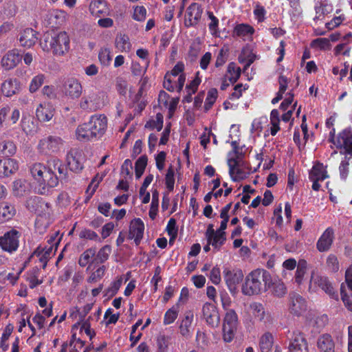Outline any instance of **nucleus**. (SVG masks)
I'll use <instances>...</instances> for the list:
<instances>
[{
    "label": "nucleus",
    "instance_id": "1",
    "mask_svg": "<svg viewBox=\"0 0 352 352\" xmlns=\"http://www.w3.org/2000/svg\"><path fill=\"white\" fill-rule=\"evenodd\" d=\"M40 46L44 52L60 56L69 52L70 38L65 31L51 30L43 35Z\"/></svg>",
    "mask_w": 352,
    "mask_h": 352
},
{
    "label": "nucleus",
    "instance_id": "2",
    "mask_svg": "<svg viewBox=\"0 0 352 352\" xmlns=\"http://www.w3.org/2000/svg\"><path fill=\"white\" fill-rule=\"evenodd\" d=\"M272 284L270 274L264 270H255L246 276L241 292L245 296L258 295L267 290Z\"/></svg>",
    "mask_w": 352,
    "mask_h": 352
},
{
    "label": "nucleus",
    "instance_id": "3",
    "mask_svg": "<svg viewBox=\"0 0 352 352\" xmlns=\"http://www.w3.org/2000/svg\"><path fill=\"white\" fill-rule=\"evenodd\" d=\"M30 173L35 182L36 189L40 194H45L49 188H54L58 184V178L54 171L47 169L43 164H34L30 168Z\"/></svg>",
    "mask_w": 352,
    "mask_h": 352
},
{
    "label": "nucleus",
    "instance_id": "4",
    "mask_svg": "<svg viewBox=\"0 0 352 352\" xmlns=\"http://www.w3.org/2000/svg\"><path fill=\"white\" fill-rule=\"evenodd\" d=\"M223 276L230 292L232 294L236 293L238 285L243 278V272L239 269L225 265L223 267Z\"/></svg>",
    "mask_w": 352,
    "mask_h": 352
},
{
    "label": "nucleus",
    "instance_id": "5",
    "mask_svg": "<svg viewBox=\"0 0 352 352\" xmlns=\"http://www.w3.org/2000/svg\"><path fill=\"white\" fill-rule=\"evenodd\" d=\"M103 105L100 98V93L89 91L85 94L78 102L80 109L87 111H95Z\"/></svg>",
    "mask_w": 352,
    "mask_h": 352
},
{
    "label": "nucleus",
    "instance_id": "6",
    "mask_svg": "<svg viewBox=\"0 0 352 352\" xmlns=\"http://www.w3.org/2000/svg\"><path fill=\"white\" fill-rule=\"evenodd\" d=\"M63 140L58 136L50 135L42 138L38 144L39 151L44 154L58 153L63 148Z\"/></svg>",
    "mask_w": 352,
    "mask_h": 352
},
{
    "label": "nucleus",
    "instance_id": "7",
    "mask_svg": "<svg viewBox=\"0 0 352 352\" xmlns=\"http://www.w3.org/2000/svg\"><path fill=\"white\" fill-rule=\"evenodd\" d=\"M19 233L15 230L6 232L3 236H0V247L3 251L12 253L19 247Z\"/></svg>",
    "mask_w": 352,
    "mask_h": 352
},
{
    "label": "nucleus",
    "instance_id": "8",
    "mask_svg": "<svg viewBox=\"0 0 352 352\" xmlns=\"http://www.w3.org/2000/svg\"><path fill=\"white\" fill-rule=\"evenodd\" d=\"M21 116L19 109L15 108L12 111L8 106L0 109V129L8 128L16 124Z\"/></svg>",
    "mask_w": 352,
    "mask_h": 352
},
{
    "label": "nucleus",
    "instance_id": "9",
    "mask_svg": "<svg viewBox=\"0 0 352 352\" xmlns=\"http://www.w3.org/2000/svg\"><path fill=\"white\" fill-rule=\"evenodd\" d=\"M63 93L68 98L78 99L82 93L80 81L74 77L67 78L63 84Z\"/></svg>",
    "mask_w": 352,
    "mask_h": 352
},
{
    "label": "nucleus",
    "instance_id": "10",
    "mask_svg": "<svg viewBox=\"0 0 352 352\" xmlns=\"http://www.w3.org/2000/svg\"><path fill=\"white\" fill-rule=\"evenodd\" d=\"M50 245L49 247L39 246L34 252L32 256L38 258L42 263L43 267L46 266L47 261L55 254L58 242L56 241L55 237H51L49 240Z\"/></svg>",
    "mask_w": 352,
    "mask_h": 352
},
{
    "label": "nucleus",
    "instance_id": "11",
    "mask_svg": "<svg viewBox=\"0 0 352 352\" xmlns=\"http://www.w3.org/2000/svg\"><path fill=\"white\" fill-rule=\"evenodd\" d=\"M88 122L96 138H100L104 134L107 128V118L104 115H93Z\"/></svg>",
    "mask_w": 352,
    "mask_h": 352
},
{
    "label": "nucleus",
    "instance_id": "12",
    "mask_svg": "<svg viewBox=\"0 0 352 352\" xmlns=\"http://www.w3.org/2000/svg\"><path fill=\"white\" fill-rule=\"evenodd\" d=\"M309 177L310 180L313 182V190L316 191L319 190L320 188L319 182L323 181L329 177L326 166L321 163L315 164L309 172Z\"/></svg>",
    "mask_w": 352,
    "mask_h": 352
},
{
    "label": "nucleus",
    "instance_id": "13",
    "mask_svg": "<svg viewBox=\"0 0 352 352\" xmlns=\"http://www.w3.org/2000/svg\"><path fill=\"white\" fill-rule=\"evenodd\" d=\"M26 206L31 210H34L37 215L41 213L43 216L50 217L52 208L49 203L45 202L38 197H31L26 201Z\"/></svg>",
    "mask_w": 352,
    "mask_h": 352
},
{
    "label": "nucleus",
    "instance_id": "14",
    "mask_svg": "<svg viewBox=\"0 0 352 352\" xmlns=\"http://www.w3.org/2000/svg\"><path fill=\"white\" fill-rule=\"evenodd\" d=\"M202 317L210 327H218L220 322V316L217 307L214 305L208 302L204 304L202 307Z\"/></svg>",
    "mask_w": 352,
    "mask_h": 352
},
{
    "label": "nucleus",
    "instance_id": "15",
    "mask_svg": "<svg viewBox=\"0 0 352 352\" xmlns=\"http://www.w3.org/2000/svg\"><path fill=\"white\" fill-rule=\"evenodd\" d=\"M234 156L235 153H229L228 165L229 166V174L232 179L234 182H237L247 178L249 173L239 166L238 161Z\"/></svg>",
    "mask_w": 352,
    "mask_h": 352
},
{
    "label": "nucleus",
    "instance_id": "16",
    "mask_svg": "<svg viewBox=\"0 0 352 352\" xmlns=\"http://www.w3.org/2000/svg\"><path fill=\"white\" fill-rule=\"evenodd\" d=\"M85 155L82 151L71 150L67 155V162L69 169L74 172L80 171L83 168Z\"/></svg>",
    "mask_w": 352,
    "mask_h": 352
},
{
    "label": "nucleus",
    "instance_id": "17",
    "mask_svg": "<svg viewBox=\"0 0 352 352\" xmlns=\"http://www.w3.org/2000/svg\"><path fill=\"white\" fill-rule=\"evenodd\" d=\"M202 8L196 3H191L186 10L184 24L186 27L195 25L201 19Z\"/></svg>",
    "mask_w": 352,
    "mask_h": 352
},
{
    "label": "nucleus",
    "instance_id": "18",
    "mask_svg": "<svg viewBox=\"0 0 352 352\" xmlns=\"http://www.w3.org/2000/svg\"><path fill=\"white\" fill-rule=\"evenodd\" d=\"M205 235L207 242L216 250H219L226 239V235L217 230L214 231L212 225L208 226Z\"/></svg>",
    "mask_w": 352,
    "mask_h": 352
},
{
    "label": "nucleus",
    "instance_id": "19",
    "mask_svg": "<svg viewBox=\"0 0 352 352\" xmlns=\"http://www.w3.org/2000/svg\"><path fill=\"white\" fill-rule=\"evenodd\" d=\"M144 224L140 219L135 218L131 221L129 238L133 239L136 245L140 243L144 235Z\"/></svg>",
    "mask_w": 352,
    "mask_h": 352
},
{
    "label": "nucleus",
    "instance_id": "20",
    "mask_svg": "<svg viewBox=\"0 0 352 352\" xmlns=\"http://www.w3.org/2000/svg\"><path fill=\"white\" fill-rule=\"evenodd\" d=\"M54 105L48 102L41 103L36 109V116L41 122L50 121L55 114Z\"/></svg>",
    "mask_w": 352,
    "mask_h": 352
},
{
    "label": "nucleus",
    "instance_id": "21",
    "mask_svg": "<svg viewBox=\"0 0 352 352\" xmlns=\"http://www.w3.org/2000/svg\"><path fill=\"white\" fill-rule=\"evenodd\" d=\"M334 240V231L331 228H327L318 239L316 248L320 252L328 251Z\"/></svg>",
    "mask_w": 352,
    "mask_h": 352
},
{
    "label": "nucleus",
    "instance_id": "22",
    "mask_svg": "<svg viewBox=\"0 0 352 352\" xmlns=\"http://www.w3.org/2000/svg\"><path fill=\"white\" fill-rule=\"evenodd\" d=\"M67 13L61 10H49L45 16V23L52 28H56L65 21Z\"/></svg>",
    "mask_w": 352,
    "mask_h": 352
},
{
    "label": "nucleus",
    "instance_id": "23",
    "mask_svg": "<svg viewBox=\"0 0 352 352\" xmlns=\"http://www.w3.org/2000/svg\"><path fill=\"white\" fill-rule=\"evenodd\" d=\"M2 94L6 97H12L21 90V84L16 78H8L1 84Z\"/></svg>",
    "mask_w": 352,
    "mask_h": 352
},
{
    "label": "nucleus",
    "instance_id": "24",
    "mask_svg": "<svg viewBox=\"0 0 352 352\" xmlns=\"http://www.w3.org/2000/svg\"><path fill=\"white\" fill-rule=\"evenodd\" d=\"M318 285L323 291H324L331 298L338 299V294L336 293L332 284L325 277L311 276L310 285Z\"/></svg>",
    "mask_w": 352,
    "mask_h": 352
},
{
    "label": "nucleus",
    "instance_id": "25",
    "mask_svg": "<svg viewBox=\"0 0 352 352\" xmlns=\"http://www.w3.org/2000/svg\"><path fill=\"white\" fill-rule=\"evenodd\" d=\"M21 57L16 50L8 52L1 58V66L6 70L14 68L21 61Z\"/></svg>",
    "mask_w": 352,
    "mask_h": 352
},
{
    "label": "nucleus",
    "instance_id": "26",
    "mask_svg": "<svg viewBox=\"0 0 352 352\" xmlns=\"http://www.w3.org/2000/svg\"><path fill=\"white\" fill-rule=\"evenodd\" d=\"M194 320V314L189 311L186 312L184 317L180 322L179 330L180 334L186 338H190L192 334V324Z\"/></svg>",
    "mask_w": 352,
    "mask_h": 352
},
{
    "label": "nucleus",
    "instance_id": "27",
    "mask_svg": "<svg viewBox=\"0 0 352 352\" xmlns=\"http://www.w3.org/2000/svg\"><path fill=\"white\" fill-rule=\"evenodd\" d=\"M19 168L17 162L11 158L0 160V177H8Z\"/></svg>",
    "mask_w": 352,
    "mask_h": 352
},
{
    "label": "nucleus",
    "instance_id": "28",
    "mask_svg": "<svg viewBox=\"0 0 352 352\" xmlns=\"http://www.w3.org/2000/svg\"><path fill=\"white\" fill-rule=\"evenodd\" d=\"M289 309L292 314L300 316L303 314L307 309L306 302L300 296L294 294L290 298Z\"/></svg>",
    "mask_w": 352,
    "mask_h": 352
},
{
    "label": "nucleus",
    "instance_id": "29",
    "mask_svg": "<svg viewBox=\"0 0 352 352\" xmlns=\"http://www.w3.org/2000/svg\"><path fill=\"white\" fill-rule=\"evenodd\" d=\"M289 352H308L306 340L301 334L293 336L289 345Z\"/></svg>",
    "mask_w": 352,
    "mask_h": 352
},
{
    "label": "nucleus",
    "instance_id": "30",
    "mask_svg": "<svg viewBox=\"0 0 352 352\" xmlns=\"http://www.w3.org/2000/svg\"><path fill=\"white\" fill-rule=\"evenodd\" d=\"M16 214L14 206L7 201L0 203V223L12 219Z\"/></svg>",
    "mask_w": 352,
    "mask_h": 352
},
{
    "label": "nucleus",
    "instance_id": "31",
    "mask_svg": "<svg viewBox=\"0 0 352 352\" xmlns=\"http://www.w3.org/2000/svg\"><path fill=\"white\" fill-rule=\"evenodd\" d=\"M36 40V32L31 28L24 30L19 38L20 44L25 47H31L35 44Z\"/></svg>",
    "mask_w": 352,
    "mask_h": 352
},
{
    "label": "nucleus",
    "instance_id": "32",
    "mask_svg": "<svg viewBox=\"0 0 352 352\" xmlns=\"http://www.w3.org/2000/svg\"><path fill=\"white\" fill-rule=\"evenodd\" d=\"M317 346L322 352H333L334 341L331 335L325 333L320 336L317 342Z\"/></svg>",
    "mask_w": 352,
    "mask_h": 352
},
{
    "label": "nucleus",
    "instance_id": "33",
    "mask_svg": "<svg viewBox=\"0 0 352 352\" xmlns=\"http://www.w3.org/2000/svg\"><path fill=\"white\" fill-rule=\"evenodd\" d=\"M174 79L170 78L169 76L165 75L164 81V87L166 89L169 91H177L180 92L184 85L186 82V76L180 75L177 78V84L173 85V82Z\"/></svg>",
    "mask_w": 352,
    "mask_h": 352
},
{
    "label": "nucleus",
    "instance_id": "34",
    "mask_svg": "<svg viewBox=\"0 0 352 352\" xmlns=\"http://www.w3.org/2000/svg\"><path fill=\"white\" fill-rule=\"evenodd\" d=\"M76 137L80 141H88L96 138L88 122L80 124L77 127Z\"/></svg>",
    "mask_w": 352,
    "mask_h": 352
},
{
    "label": "nucleus",
    "instance_id": "35",
    "mask_svg": "<svg viewBox=\"0 0 352 352\" xmlns=\"http://www.w3.org/2000/svg\"><path fill=\"white\" fill-rule=\"evenodd\" d=\"M338 146L344 148L349 154H352V133L344 130L338 136Z\"/></svg>",
    "mask_w": 352,
    "mask_h": 352
},
{
    "label": "nucleus",
    "instance_id": "36",
    "mask_svg": "<svg viewBox=\"0 0 352 352\" xmlns=\"http://www.w3.org/2000/svg\"><path fill=\"white\" fill-rule=\"evenodd\" d=\"M78 329H79L80 333H85L90 340H91L96 335L94 330L91 327L89 318L78 322L73 325V333H76L75 331Z\"/></svg>",
    "mask_w": 352,
    "mask_h": 352
},
{
    "label": "nucleus",
    "instance_id": "37",
    "mask_svg": "<svg viewBox=\"0 0 352 352\" xmlns=\"http://www.w3.org/2000/svg\"><path fill=\"white\" fill-rule=\"evenodd\" d=\"M248 312L250 316L258 321H263L267 315L263 305L259 302H252L250 304Z\"/></svg>",
    "mask_w": 352,
    "mask_h": 352
},
{
    "label": "nucleus",
    "instance_id": "38",
    "mask_svg": "<svg viewBox=\"0 0 352 352\" xmlns=\"http://www.w3.org/2000/svg\"><path fill=\"white\" fill-rule=\"evenodd\" d=\"M76 336V333H74L71 341L63 344L60 352H78L82 348L84 342Z\"/></svg>",
    "mask_w": 352,
    "mask_h": 352
},
{
    "label": "nucleus",
    "instance_id": "39",
    "mask_svg": "<svg viewBox=\"0 0 352 352\" xmlns=\"http://www.w3.org/2000/svg\"><path fill=\"white\" fill-rule=\"evenodd\" d=\"M115 46L116 49L121 52H129L131 47L129 36L122 34L117 35L115 41Z\"/></svg>",
    "mask_w": 352,
    "mask_h": 352
},
{
    "label": "nucleus",
    "instance_id": "40",
    "mask_svg": "<svg viewBox=\"0 0 352 352\" xmlns=\"http://www.w3.org/2000/svg\"><path fill=\"white\" fill-rule=\"evenodd\" d=\"M156 351L168 352V346L170 343V337L164 333H160L156 336Z\"/></svg>",
    "mask_w": 352,
    "mask_h": 352
},
{
    "label": "nucleus",
    "instance_id": "41",
    "mask_svg": "<svg viewBox=\"0 0 352 352\" xmlns=\"http://www.w3.org/2000/svg\"><path fill=\"white\" fill-rule=\"evenodd\" d=\"M241 75V69L235 63H230L227 67V72L225 75L226 79L233 84L239 79Z\"/></svg>",
    "mask_w": 352,
    "mask_h": 352
},
{
    "label": "nucleus",
    "instance_id": "42",
    "mask_svg": "<svg viewBox=\"0 0 352 352\" xmlns=\"http://www.w3.org/2000/svg\"><path fill=\"white\" fill-rule=\"evenodd\" d=\"M51 223V218L43 216L41 213L37 215L35 221V228L39 234H43Z\"/></svg>",
    "mask_w": 352,
    "mask_h": 352
},
{
    "label": "nucleus",
    "instance_id": "43",
    "mask_svg": "<svg viewBox=\"0 0 352 352\" xmlns=\"http://www.w3.org/2000/svg\"><path fill=\"white\" fill-rule=\"evenodd\" d=\"M16 147L10 140H4L0 142V155L12 156L15 154Z\"/></svg>",
    "mask_w": 352,
    "mask_h": 352
},
{
    "label": "nucleus",
    "instance_id": "44",
    "mask_svg": "<svg viewBox=\"0 0 352 352\" xmlns=\"http://www.w3.org/2000/svg\"><path fill=\"white\" fill-rule=\"evenodd\" d=\"M207 15L210 21L208 24V26L210 34L213 36H219L220 33L219 30V19L210 11H207Z\"/></svg>",
    "mask_w": 352,
    "mask_h": 352
},
{
    "label": "nucleus",
    "instance_id": "45",
    "mask_svg": "<svg viewBox=\"0 0 352 352\" xmlns=\"http://www.w3.org/2000/svg\"><path fill=\"white\" fill-rule=\"evenodd\" d=\"M254 32L253 27L245 23L239 24L234 29V34L240 37L251 36Z\"/></svg>",
    "mask_w": 352,
    "mask_h": 352
},
{
    "label": "nucleus",
    "instance_id": "46",
    "mask_svg": "<svg viewBox=\"0 0 352 352\" xmlns=\"http://www.w3.org/2000/svg\"><path fill=\"white\" fill-rule=\"evenodd\" d=\"M340 296L345 307L352 311V291L347 292L345 283H342L340 285Z\"/></svg>",
    "mask_w": 352,
    "mask_h": 352
},
{
    "label": "nucleus",
    "instance_id": "47",
    "mask_svg": "<svg viewBox=\"0 0 352 352\" xmlns=\"http://www.w3.org/2000/svg\"><path fill=\"white\" fill-rule=\"evenodd\" d=\"M273 342V336L271 333H265L263 334L259 342V347L261 352H269L272 349Z\"/></svg>",
    "mask_w": 352,
    "mask_h": 352
},
{
    "label": "nucleus",
    "instance_id": "48",
    "mask_svg": "<svg viewBox=\"0 0 352 352\" xmlns=\"http://www.w3.org/2000/svg\"><path fill=\"white\" fill-rule=\"evenodd\" d=\"M45 76L43 74H38L34 76L29 84V91L32 94L37 91L43 85Z\"/></svg>",
    "mask_w": 352,
    "mask_h": 352
},
{
    "label": "nucleus",
    "instance_id": "49",
    "mask_svg": "<svg viewBox=\"0 0 352 352\" xmlns=\"http://www.w3.org/2000/svg\"><path fill=\"white\" fill-rule=\"evenodd\" d=\"M239 127L237 125L232 124L230 127L229 139L226 142H230L233 150L236 151L239 140Z\"/></svg>",
    "mask_w": 352,
    "mask_h": 352
},
{
    "label": "nucleus",
    "instance_id": "50",
    "mask_svg": "<svg viewBox=\"0 0 352 352\" xmlns=\"http://www.w3.org/2000/svg\"><path fill=\"white\" fill-rule=\"evenodd\" d=\"M179 314V307L177 305L173 306L168 309L164 316L163 323L165 325L170 324L177 319Z\"/></svg>",
    "mask_w": 352,
    "mask_h": 352
},
{
    "label": "nucleus",
    "instance_id": "51",
    "mask_svg": "<svg viewBox=\"0 0 352 352\" xmlns=\"http://www.w3.org/2000/svg\"><path fill=\"white\" fill-rule=\"evenodd\" d=\"M159 206V192L157 190L152 192V201L151 208L148 212L149 217L151 219H155L158 212Z\"/></svg>",
    "mask_w": 352,
    "mask_h": 352
},
{
    "label": "nucleus",
    "instance_id": "52",
    "mask_svg": "<svg viewBox=\"0 0 352 352\" xmlns=\"http://www.w3.org/2000/svg\"><path fill=\"white\" fill-rule=\"evenodd\" d=\"M238 316L233 309H228L226 314L223 326L237 327Z\"/></svg>",
    "mask_w": 352,
    "mask_h": 352
},
{
    "label": "nucleus",
    "instance_id": "53",
    "mask_svg": "<svg viewBox=\"0 0 352 352\" xmlns=\"http://www.w3.org/2000/svg\"><path fill=\"white\" fill-rule=\"evenodd\" d=\"M27 190V183L25 180L17 179L13 182L12 191L16 197L23 196Z\"/></svg>",
    "mask_w": 352,
    "mask_h": 352
},
{
    "label": "nucleus",
    "instance_id": "54",
    "mask_svg": "<svg viewBox=\"0 0 352 352\" xmlns=\"http://www.w3.org/2000/svg\"><path fill=\"white\" fill-rule=\"evenodd\" d=\"M267 123V119L266 117L254 119L252 123V133L255 135H259L264 127V125H265Z\"/></svg>",
    "mask_w": 352,
    "mask_h": 352
},
{
    "label": "nucleus",
    "instance_id": "55",
    "mask_svg": "<svg viewBox=\"0 0 352 352\" xmlns=\"http://www.w3.org/2000/svg\"><path fill=\"white\" fill-rule=\"evenodd\" d=\"M163 122V116L158 113L156 114L155 118L146 122L145 127L151 129H157L159 131L162 129Z\"/></svg>",
    "mask_w": 352,
    "mask_h": 352
},
{
    "label": "nucleus",
    "instance_id": "56",
    "mask_svg": "<svg viewBox=\"0 0 352 352\" xmlns=\"http://www.w3.org/2000/svg\"><path fill=\"white\" fill-rule=\"evenodd\" d=\"M279 91L277 93V95L275 98H274L272 100V104L277 103L279 100H280L283 98V94L285 92L287 87V79L286 77L281 76L279 78Z\"/></svg>",
    "mask_w": 352,
    "mask_h": 352
},
{
    "label": "nucleus",
    "instance_id": "57",
    "mask_svg": "<svg viewBox=\"0 0 352 352\" xmlns=\"http://www.w3.org/2000/svg\"><path fill=\"white\" fill-rule=\"evenodd\" d=\"M307 263L305 260L299 261L295 276L296 282L298 284L303 280L305 274H306Z\"/></svg>",
    "mask_w": 352,
    "mask_h": 352
},
{
    "label": "nucleus",
    "instance_id": "58",
    "mask_svg": "<svg viewBox=\"0 0 352 352\" xmlns=\"http://www.w3.org/2000/svg\"><path fill=\"white\" fill-rule=\"evenodd\" d=\"M96 254V250L93 248L85 250L79 258V265L82 267L86 266L91 261Z\"/></svg>",
    "mask_w": 352,
    "mask_h": 352
},
{
    "label": "nucleus",
    "instance_id": "59",
    "mask_svg": "<svg viewBox=\"0 0 352 352\" xmlns=\"http://www.w3.org/2000/svg\"><path fill=\"white\" fill-rule=\"evenodd\" d=\"M147 164V157L146 156H141L138 158V160L135 162V177L137 179L140 178V177L144 173L145 168Z\"/></svg>",
    "mask_w": 352,
    "mask_h": 352
},
{
    "label": "nucleus",
    "instance_id": "60",
    "mask_svg": "<svg viewBox=\"0 0 352 352\" xmlns=\"http://www.w3.org/2000/svg\"><path fill=\"white\" fill-rule=\"evenodd\" d=\"M106 3L102 1H98L91 3L90 5V11L91 14L96 16H100L104 13Z\"/></svg>",
    "mask_w": 352,
    "mask_h": 352
},
{
    "label": "nucleus",
    "instance_id": "61",
    "mask_svg": "<svg viewBox=\"0 0 352 352\" xmlns=\"http://www.w3.org/2000/svg\"><path fill=\"white\" fill-rule=\"evenodd\" d=\"M218 96V91L216 89H210L207 94L205 100L204 107L206 111L210 109L214 104Z\"/></svg>",
    "mask_w": 352,
    "mask_h": 352
},
{
    "label": "nucleus",
    "instance_id": "62",
    "mask_svg": "<svg viewBox=\"0 0 352 352\" xmlns=\"http://www.w3.org/2000/svg\"><path fill=\"white\" fill-rule=\"evenodd\" d=\"M123 280L122 276L117 278L116 280L111 283L110 286L107 289L106 294L110 296H114L122 285Z\"/></svg>",
    "mask_w": 352,
    "mask_h": 352
},
{
    "label": "nucleus",
    "instance_id": "63",
    "mask_svg": "<svg viewBox=\"0 0 352 352\" xmlns=\"http://www.w3.org/2000/svg\"><path fill=\"white\" fill-rule=\"evenodd\" d=\"M165 184L169 191L173 190L175 185V171L171 166L168 168L166 174Z\"/></svg>",
    "mask_w": 352,
    "mask_h": 352
},
{
    "label": "nucleus",
    "instance_id": "64",
    "mask_svg": "<svg viewBox=\"0 0 352 352\" xmlns=\"http://www.w3.org/2000/svg\"><path fill=\"white\" fill-rule=\"evenodd\" d=\"M311 47L319 50H328L331 47L329 39L327 38H318L311 42Z\"/></svg>",
    "mask_w": 352,
    "mask_h": 352
}]
</instances>
